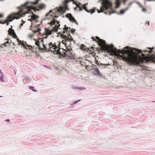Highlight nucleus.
I'll list each match as a JSON object with an SVG mask.
<instances>
[{"label": "nucleus", "instance_id": "f257e3e1", "mask_svg": "<svg viewBox=\"0 0 155 155\" xmlns=\"http://www.w3.org/2000/svg\"><path fill=\"white\" fill-rule=\"evenodd\" d=\"M99 45L111 55H115L118 58H121L129 63L130 64L140 65V64L148 61V58L144 54H142V57H140V54L141 51L139 49L127 46L124 50H117L113 45H107L105 41L101 39L98 37H96Z\"/></svg>", "mask_w": 155, "mask_h": 155}, {"label": "nucleus", "instance_id": "f03ea898", "mask_svg": "<svg viewBox=\"0 0 155 155\" xmlns=\"http://www.w3.org/2000/svg\"><path fill=\"white\" fill-rule=\"evenodd\" d=\"M72 1L74 2L73 0H66L65 2H64V7L60 6L58 8H56L53 11H50L49 12L46 14V16L47 17L46 18L52 19L50 24L52 29H51V30L48 29L46 31V34L48 35H51L52 31H57L60 26L59 22L57 21H55L53 17L57 18L58 17L59 15H62L65 12L66 10L68 9L66 3Z\"/></svg>", "mask_w": 155, "mask_h": 155}, {"label": "nucleus", "instance_id": "7ed1b4c3", "mask_svg": "<svg viewBox=\"0 0 155 155\" xmlns=\"http://www.w3.org/2000/svg\"><path fill=\"white\" fill-rule=\"evenodd\" d=\"M34 2H27L20 7H18L19 9V11L18 12L14 13L9 15L7 18V20L8 21L11 22L14 19H18L24 16L25 14L30 13L31 9L33 10L36 12L45 7V5L42 4L39 5L37 8L33 7L31 5L34 4L33 3Z\"/></svg>", "mask_w": 155, "mask_h": 155}, {"label": "nucleus", "instance_id": "20e7f679", "mask_svg": "<svg viewBox=\"0 0 155 155\" xmlns=\"http://www.w3.org/2000/svg\"><path fill=\"white\" fill-rule=\"evenodd\" d=\"M102 6L100 7V10H97L98 13L102 12L104 9L107 10L108 9H112L111 3L108 0H103L102 2Z\"/></svg>", "mask_w": 155, "mask_h": 155}, {"label": "nucleus", "instance_id": "39448f33", "mask_svg": "<svg viewBox=\"0 0 155 155\" xmlns=\"http://www.w3.org/2000/svg\"><path fill=\"white\" fill-rule=\"evenodd\" d=\"M59 33L60 34L61 37L64 39L62 41V43L65 45L66 46H68L67 41H68V38L71 37V35H68H68H65V31H63L62 34H61V32H59Z\"/></svg>", "mask_w": 155, "mask_h": 155}, {"label": "nucleus", "instance_id": "423d86ee", "mask_svg": "<svg viewBox=\"0 0 155 155\" xmlns=\"http://www.w3.org/2000/svg\"><path fill=\"white\" fill-rule=\"evenodd\" d=\"M47 45L46 46L45 45L43 44V48H42L43 50H44L45 51H52L51 49V48H52L53 45L52 43H50V44H48V45L46 44Z\"/></svg>", "mask_w": 155, "mask_h": 155}, {"label": "nucleus", "instance_id": "0eeeda50", "mask_svg": "<svg viewBox=\"0 0 155 155\" xmlns=\"http://www.w3.org/2000/svg\"><path fill=\"white\" fill-rule=\"evenodd\" d=\"M153 48H147V50L143 51V52L145 54L147 55H148L149 54L150 55L152 54H155V51H153Z\"/></svg>", "mask_w": 155, "mask_h": 155}, {"label": "nucleus", "instance_id": "6e6552de", "mask_svg": "<svg viewBox=\"0 0 155 155\" xmlns=\"http://www.w3.org/2000/svg\"><path fill=\"white\" fill-rule=\"evenodd\" d=\"M63 29L64 30L63 31H65V34L66 35H68H68H70L69 33L70 31H71V32L73 33L75 31L74 29L73 30V29H71L70 28L67 27L66 25L65 26V27Z\"/></svg>", "mask_w": 155, "mask_h": 155}, {"label": "nucleus", "instance_id": "1a4fd4ad", "mask_svg": "<svg viewBox=\"0 0 155 155\" xmlns=\"http://www.w3.org/2000/svg\"><path fill=\"white\" fill-rule=\"evenodd\" d=\"M78 7L79 8H81L83 7V8H84V9L85 10V11L91 13V14H92V13L94 12H95V9H91L89 11H88L87 9L86 8V7L84 5L83 6L82 5H78Z\"/></svg>", "mask_w": 155, "mask_h": 155}, {"label": "nucleus", "instance_id": "9d476101", "mask_svg": "<svg viewBox=\"0 0 155 155\" xmlns=\"http://www.w3.org/2000/svg\"><path fill=\"white\" fill-rule=\"evenodd\" d=\"M52 47V48L54 49V52H55L56 54H61L59 51L61 49L60 48L57 47L55 44L53 45Z\"/></svg>", "mask_w": 155, "mask_h": 155}, {"label": "nucleus", "instance_id": "9b49d317", "mask_svg": "<svg viewBox=\"0 0 155 155\" xmlns=\"http://www.w3.org/2000/svg\"><path fill=\"white\" fill-rule=\"evenodd\" d=\"M66 16V17L68 18L70 21L75 22L76 21V20L74 19V18L72 16L71 13L67 14Z\"/></svg>", "mask_w": 155, "mask_h": 155}, {"label": "nucleus", "instance_id": "f8f14e48", "mask_svg": "<svg viewBox=\"0 0 155 155\" xmlns=\"http://www.w3.org/2000/svg\"><path fill=\"white\" fill-rule=\"evenodd\" d=\"M74 43L75 41L74 40L71 36V37L69 38H68V41H67L68 46H70L71 45L74 44Z\"/></svg>", "mask_w": 155, "mask_h": 155}, {"label": "nucleus", "instance_id": "ddd939ff", "mask_svg": "<svg viewBox=\"0 0 155 155\" xmlns=\"http://www.w3.org/2000/svg\"><path fill=\"white\" fill-rule=\"evenodd\" d=\"M28 17L29 18L28 19V20L31 21L35 20L36 19L38 18V17L36 15L33 14L32 13L31 15L30 16H28Z\"/></svg>", "mask_w": 155, "mask_h": 155}, {"label": "nucleus", "instance_id": "4468645a", "mask_svg": "<svg viewBox=\"0 0 155 155\" xmlns=\"http://www.w3.org/2000/svg\"><path fill=\"white\" fill-rule=\"evenodd\" d=\"M41 40L40 38H39L38 40H36L35 39H34V40L35 41V45L38 46L39 49L43 50L42 48L40 47V41L39 40Z\"/></svg>", "mask_w": 155, "mask_h": 155}, {"label": "nucleus", "instance_id": "2eb2a0df", "mask_svg": "<svg viewBox=\"0 0 155 155\" xmlns=\"http://www.w3.org/2000/svg\"><path fill=\"white\" fill-rule=\"evenodd\" d=\"M93 72L94 73L95 75H97L99 76H101V74L100 73V71L99 69L97 68L95 69Z\"/></svg>", "mask_w": 155, "mask_h": 155}, {"label": "nucleus", "instance_id": "dca6fc26", "mask_svg": "<svg viewBox=\"0 0 155 155\" xmlns=\"http://www.w3.org/2000/svg\"><path fill=\"white\" fill-rule=\"evenodd\" d=\"M9 34L10 35H12L13 34L15 35V32L14 30L11 28H10L8 31Z\"/></svg>", "mask_w": 155, "mask_h": 155}, {"label": "nucleus", "instance_id": "f3484780", "mask_svg": "<svg viewBox=\"0 0 155 155\" xmlns=\"http://www.w3.org/2000/svg\"><path fill=\"white\" fill-rule=\"evenodd\" d=\"M81 49L83 51H88L89 49L85 48V46L84 45H82L81 46Z\"/></svg>", "mask_w": 155, "mask_h": 155}, {"label": "nucleus", "instance_id": "a211bd4d", "mask_svg": "<svg viewBox=\"0 0 155 155\" xmlns=\"http://www.w3.org/2000/svg\"><path fill=\"white\" fill-rule=\"evenodd\" d=\"M128 8V7H127L126 8L124 9H122L120 11V14H123L124 13V12L127 11Z\"/></svg>", "mask_w": 155, "mask_h": 155}, {"label": "nucleus", "instance_id": "6ab92c4d", "mask_svg": "<svg viewBox=\"0 0 155 155\" xmlns=\"http://www.w3.org/2000/svg\"><path fill=\"white\" fill-rule=\"evenodd\" d=\"M0 74H1V76H0V81L2 82H3L4 81V76L3 74H2L1 72H0Z\"/></svg>", "mask_w": 155, "mask_h": 155}, {"label": "nucleus", "instance_id": "aec40b11", "mask_svg": "<svg viewBox=\"0 0 155 155\" xmlns=\"http://www.w3.org/2000/svg\"><path fill=\"white\" fill-rule=\"evenodd\" d=\"M17 41L18 42V44L20 45L21 44L24 47H25V45L24 43H23V41L22 42L20 40H19L18 39H17Z\"/></svg>", "mask_w": 155, "mask_h": 155}, {"label": "nucleus", "instance_id": "412c9836", "mask_svg": "<svg viewBox=\"0 0 155 155\" xmlns=\"http://www.w3.org/2000/svg\"><path fill=\"white\" fill-rule=\"evenodd\" d=\"M41 30V29L40 28H39L37 30H35L33 31V32L34 33H36L38 32L39 33H40V31Z\"/></svg>", "mask_w": 155, "mask_h": 155}, {"label": "nucleus", "instance_id": "4be33fe9", "mask_svg": "<svg viewBox=\"0 0 155 155\" xmlns=\"http://www.w3.org/2000/svg\"><path fill=\"white\" fill-rule=\"evenodd\" d=\"M81 100H78V101H75L74 102V103H73V104H76L79 101Z\"/></svg>", "mask_w": 155, "mask_h": 155}, {"label": "nucleus", "instance_id": "5701e85b", "mask_svg": "<svg viewBox=\"0 0 155 155\" xmlns=\"http://www.w3.org/2000/svg\"><path fill=\"white\" fill-rule=\"evenodd\" d=\"M119 5H119V3H116L115 7V8H118L119 7Z\"/></svg>", "mask_w": 155, "mask_h": 155}, {"label": "nucleus", "instance_id": "b1692460", "mask_svg": "<svg viewBox=\"0 0 155 155\" xmlns=\"http://www.w3.org/2000/svg\"><path fill=\"white\" fill-rule=\"evenodd\" d=\"M8 41H9L8 40L7 41H6L4 43V44L3 45H4L5 47H6V44H6L8 43Z\"/></svg>", "mask_w": 155, "mask_h": 155}, {"label": "nucleus", "instance_id": "393cba45", "mask_svg": "<svg viewBox=\"0 0 155 155\" xmlns=\"http://www.w3.org/2000/svg\"><path fill=\"white\" fill-rule=\"evenodd\" d=\"M39 1V0H36L33 3L34 4H37Z\"/></svg>", "mask_w": 155, "mask_h": 155}, {"label": "nucleus", "instance_id": "a878e982", "mask_svg": "<svg viewBox=\"0 0 155 155\" xmlns=\"http://www.w3.org/2000/svg\"><path fill=\"white\" fill-rule=\"evenodd\" d=\"M66 52L67 53V54H71V55H72V54H71V53L70 51V50H68L66 51Z\"/></svg>", "mask_w": 155, "mask_h": 155}, {"label": "nucleus", "instance_id": "bb28decb", "mask_svg": "<svg viewBox=\"0 0 155 155\" xmlns=\"http://www.w3.org/2000/svg\"><path fill=\"white\" fill-rule=\"evenodd\" d=\"M12 36H13L15 38H17V35H16L15 33V35L14 34H13L12 35Z\"/></svg>", "mask_w": 155, "mask_h": 155}, {"label": "nucleus", "instance_id": "cd10ccee", "mask_svg": "<svg viewBox=\"0 0 155 155\" xmlns=\"http://www.w3.org/2000/svg\"><path fill=\"white\" fill-rule=\"evenodd\" d=\"M22 23L20 25V26H23V24L25 23V22L23 20H21Z\"/></svg>", "mask_w": 155, "mask_h": 155}, {"label": "nucleus", "instance_id": "c85d7f7f", "mask_svg": "<svg viewBox=\"0 0 155 155\" xmlns=\"http://www.w3.org/2000/svg\"><path fill=\"white\" fill-rule=\"evenodd\" d=\"M142 8V11L143 12H145L146 11V9L143 8Z\"/></svg>", "mask_w": 155, "mask_h": 155}, {"label": "nucleus", "instance_id": "c756f323", "mask_svg": "<svg viewBox=\"0 0 155 155\" xmlns=\"http://www.w3.org/2000/svg\"><path fill=\"white\" fill-rule=\"evenodd\" d=\"M115 12V11L110 12H109V15H110L111 13H114Z\"/></svg>", "mask_w": 155, "mask_h": 155}, {"label": "nucleus", "instance_id": "7c9ffc66", "mask_svg": "<svg viewBox=\"0 0 155 155\" xmlns=\"http://www.w3.org/2000/svg\"><path fill=\"white\" fill-rule=\"evenodd\" d=\"M138 4L141 8H142L143 7L139 3H138Z\"/></svg>", "mask_w": 155, "mask_h": 155}, {"label": "nucleus", "instance_id": "2f4dec72", "mask_svg": "<svg viewBox=\"0 0 155 155\" xmlns=\"http://www.w3.org/2000/svg\"><path fill=\"white\" fill-rule=\"evenodd\" d=\"M29 37H30V38H32L33 37V35H29Z\"/></svg>", "mask_w": 155, "mask_h": 155}, {"label": "nucleus", "instance_id": "473e14b6", "mask_svg": "<svg viewBox=\"0 0 155 155\" xmlns=\"http://www.w3.org/2000/svg\"><path fill=\"white\" fill-rule=\"evenodd\" d=\"M132 2H130L129 4V6L128 7V8H129V6L131 5L132 4Z\"/></svg>", "mask_w": 155, "mask_h": 155}, {"label": "nucleus", "instance_id": "72a5a7b5", "mask_svg": "<svg viewBox=\"0 0 155 155\" xmlns=\"http://www.w3.org/2000/svg\"><path fill=\"white\" fill-rule=\"evenodd\" d=\"M145 1H155V0H145Z\"/></svg>", "mask_w": 155, "mask_h": 155}, {"label": "nucleus", "instance_id": "f704fd0d", "mask_svg": "<svg viewBox=\"0 0 155 155\" xmlns=\"http://www.w3.org/2000/svg\"><path fill=\"white\" fill-rule=\"evenodd\" d=\"M81 64L82 65H84V66H85L86 67H87V65H86V64H82V63H81Z\"/></svg>", "mask_w": 155, "mask_h": 155}, {"label": "nucleus", "instance_id": "c9c22d12", "mask_svg": "<svg viewBox=\"0 0 155 155\" xmlns=\"http://www.w3.org/2000/svg\"><path fill=\"white\" fill-rule=\"evenodd\" d=\"M51 49L52 51H51L54 52V49L53 48H51Z\"/></svg>", "mask_w": 155, "mask_h": 155}, {"label": "nucleus", "instance_id": "e433bc0d", "mask_svg": "<svg viewBox=\"0 0 155 155\" xmlns=\"http://www.w3.org/2000/svg\"><path fill=\"white\" fill-rule=\"evenodd\" d=\"M43 40H44V39H41V41L42 43Z\"/></svg>", "mask_w": 155, "mask_h": 155}, {"label": "nucleus", "instance_id": "4c0bfd02", "mask_svg": "<svg viewBox=\"0 0 155 155\" xmlns=\"http://www.w3.org/2000/svg\"><path fill=\"white\" fill-rule=\"evenodd\" d=\"M5 121L7 122H8L9 121V119H7L5 120Z\"/></svg>", "mask_w": 155, "mask_h": 155}, {"label": "nucleus", "instance_id": "58836bf2", "mask_svg": "<svg viewBox=\"0 0 155 155\" xmlns=\"http://www.w3.org/2000/svg\"><path fill=\"white\" fill-rule=\"evenodd\" d=\"M3 16V15H0V18H1Z\"/></svg>", "mask_w": 155, "mask_h": 155}, {"label": "nucleus", "instance_id": "ea45409f", "mask_svg": "<svg viewBox=\"0 0 155 155\" xmlns=\"http://www.w3.org/2000/svg\"><path fill=\"white\" fill-rule=\"evenodd\" d=\"M85 61H86V62H85V63H86V62H88V61L87 60H85Z\"/></svg>", "mask_w": 155, "mask_h": 155}, {"label": "nucleus", "instance_id": "a19ab883", "mask_svg": "<svg viewBox=\"0 0 155 155\" xmlns=\"http://www.w3.org/2000/svg\"><path fill=\"white\" fill-rule=\"evenodd\" d=\"M32 90H33L34 91H36L35 90H34V89H32Z\"/></svg>", "mask_w": 155, "mask_h": 155}, {"label": "nucleus", "instance_id": "79ce46f5", "mask_svg": "<svg viewBox=\"0 0 155 155\" xmlns=\"http://www.w3.org/2000/svg\"><path fill=\"white\" fill-rule=\"evenodd\" d=\"M104 13L105 14H107V12H104Z\"/></svg>", "mask_w": 155, "mask_h": 155}, {"label": "nucleus", "instance_id": "37998d69", "mask_svg": "<svg viewBox=\"0 0 155 155\" xmlns=\"http://www.w3.org/2000/svg\"><path fill=\"white\" fill-rule=\"evenodd\" d=\"M92 52V55H94V54H95V53H93V52Z\"/></svg>", "mask_w": 155, "mask_h": 155}, {"label": "nucleus", "instance_id": "c03bdc74", "mask_svg": "<svg viewBox=\"0 0 155 155\" xmlns=\"http://www.w3.org/2000/svg\"><path fill=\"white\" fill-rule=\"evenodd\" d=\"M123 1H124V3H125L126 2V0H123Z\"/></svg>", "mask_w": 155, "mask_h": 155}, {"label": "nucleus", "instance_id": "a18cd8bd", "mask_svg": "<svg viewBox=\"0 0 155 155\" xmlns=\"http://www.w3.org/2000/svg\"><path fill=\"white\" fill-rule=\"evenodd\" d=\"M91 49H92L93 50V47H91Z\"/></svg>", "mask_w": 155, "mask_h": 155}, {"label": "nucleus", "instance_id": "49530a36", "mask_svg": "<svg viewBox=\"0 0 155 155\" xmlns=\"http://www.w3.org/2000/svg\"><path fill=\"white\" fill-rule=\"evenodd\" d=\"M9 23H7V25H8Z\"/></svg>", "mask_w": 155, "mask_h": 155}, {"label": "nucleus", "instance_id": "de8ad7c7", "mask_svg": "<svg viewBox=\"0 0 155 155\" xmlns=\"http://www.w3.org/2000/svg\"><path fill=\"white\" fill-rule=\"evenodd\" d=\"M97 62H98V61H96V62H97V64H97Z\"/></svg>", "mask_w": 155, "mask_h": 155}, {"label": "nucleus", "instance_id": "09e8293b", "mask_svg": "<svg viewBox=\"0 0 155 155\" xmlns=\"http://www.w3.org/2000/svg\"><path fill=\"white\" fill-rule=\"evenodd\" d=\"M30 87H32V88H33V87H31V86H30Z\"/></svg>", "mask_w": 155, "mask_h": 155}, {"label": "nucleus", "instance_id": "8fccbe9b", "mask_svg": "<svg viewBox=\"0 0 155 155\" xmlns=\"http://www.w3.org/2000/svg\"><path fill=\"white\" fill-rule=\"evenodd\" d=\"M148 25H149V22L148 23Z\"/></svg>", "mask_w": 155, "mask_h": 155}, {"label": "nucleus", "instance_id": "3c124183", "mask_svg": "<svg viewBox=\"0 0 155 155\" xmlns=\"http://www.w3.org/2000/svg\"><path fill=\"white\" fill-rule=\"evenodd\" d=\"M15 74H16V73H15Z\"/></svg>", "mask_w": 155, "mask_h": 155}, {"label": "nucleus", "instance_id": "603ef678", "mask_svg": "<svg viewBox=\"0 0 155 155\" xmlns=\"http://www.w3.org/2000/svg\"><path fill=\"white\" fill-rule=\"evenodd\" d=\"M153 102H155V101H153Z\"/></svg>", "mask_w": 155, "mask_h": 155}, {"label": "nucleus", "instance_id": "864d4df0", "mask_svg": "<svg viewBox=\"0 0 155 155\" xmlns=\"http://www.w3.org/2000/svg\"><path fill=\"white\" fill-rule=\"evenodd\" d=\"M1 22H0V23H1Z\"/></svg>", "mask_w": 155, "mask_h": 155}]
</instances>
